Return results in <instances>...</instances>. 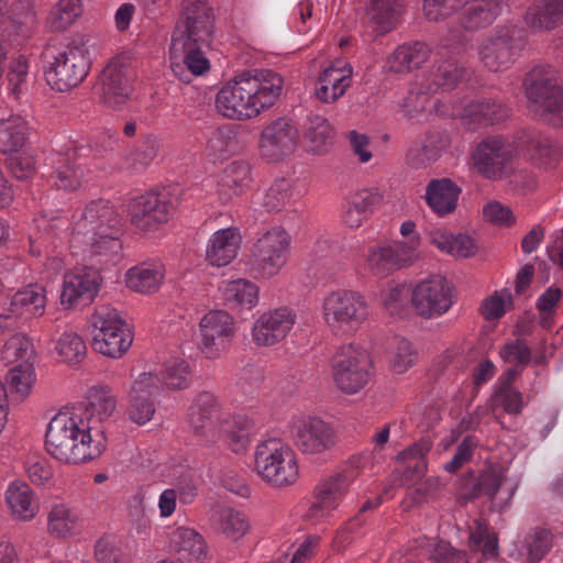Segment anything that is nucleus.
Segmentation results:
<instances>
[{"label":"nucleus","mask_w":563,"mask_h":563,"mask_svg":"<svg viewBox=\"0 0 563 563\" xmlns=\"http://www.w3.org/2000/svg\"><path fill=\"white\" fill-rule=\"evenodd\" d=\"M213 21V10L207 1H181L179 20L169 47L170 69L180 81L189 82L210 69L202 46L211 35Z\"/></svg>","instance_id":"obj_1"},{"label":"nucleus","mask_w":563,"mask_h":563,"mask_svg":"<svg viewBox=\"0 0 563 563\" xmlns=\"http://www.w3.org/2000/svg\"><path fill=\"white\" fill-rule=\"evenodd\" d=\"M107 443L106 427L99 420L78 412L59 411L46 428V452L63 464L92 461L104 452Z\"/></svg>","instance_id":"obj_2"},{"label":"nucleus","mask_w":563,"mask_h":563,"mask_svg":"<svg viewBox=\"0 0 563 563\" xmlns=\"http://www.w3.org/2000/svg\"><path fill=\"white\" fill-rule=\"evenodd\" d=\"M283 87V78L273 70L243 73L220 88L216 96V109L231 120H250L273 107Z\"/></svg>","instance_id":"obj_3"},{"label":"nucleus","mask_w":563,"mask_h":563,"mask_svg":"<svg viewBox=\"0 0 563 563\" xmlns=\"http://www.w3.org/2000/svg\"><path fill=\"white\" fill-rule=\"evenodd\" d=\"M253 472L266 485L286 488L300 477L296 451L284 439L269 437L256 443L253 451Z\"/></svg>","instance_id":"obj_4"},{"label":"nucleus","mask_w":563,"mask_h":563,"mask_svg":"<svg viewBox=\"0 0 563 563\" xmlns=\"http://www.w3.org/2000/svg\"><path fill=\"white\" fill-rule=\"evenodd\" d=\"M320 316L329 330L340 335L355 334L369 319L366 297L358 290L336 288L323 295Z\"/></svg>","instance_id":"obj_5"},{"label":"nucleus","mask_w":563,"mask_h":563,"mask_svg":"<svg viewBox=\"0 0 563 563\" xmlns=\"http://www.w3.org/2000/svg\"><path fill=\"white\" fill-rule=\"evenodd\" d=\"M330 369L334 386L349 396L365 389L375 373L371 353L355 343L342 344L336 349Z\"/></svg>","instance_id":"obj_6"},{"label":"nucleus","mask_w":563,"mask_h":563,"mask_svg":"<svg viewBox=\"0 0 563 563\" xmlns=\"http://www.w3.org/2000/svg\"><path fill=\"white\" fill-rule=\"evenodd\" d=\"M44 77L55 91L65 92L77 87L90 69L89 51L84 45L47 49L44 55Z\"/></svg>","instance_id":"obj_7"},{"label":"nucleus","mask_w":563,"mask_h":563,"mask_svg":"<svg viewBox=\"0 0 563 563\" xmlns=\"http://www.w3.org/2000/svg\"><path fill=\"white\" fill-rule=\"evenodd\" d=\"M91 347L109 357L121 358L133 343V333L121 313L113 308L101 307L91 316Z\"/></svg>","instance_id":"obj_8"},{"label":"nucleus","mask_w":563,"mask_h":563,"mask_svg":"<svg viewBox=\"0 0 563 563\" xmlns=\"http://www.w3.org/2000/svg\"><path fill=\"white\" fill-rule=\"evenodd\" d=\"M456 301L453 284L442 275H432L416 283L409 294L413 314L421 320L445 316Z\"/></svg>","instance_id":"obj_9"},{"label":"nucleus","mask_w":563,"mask_h":563,"mask_svg":"<svg viewBox=\"0 0 563 563\" xmlns=\"http://www.w3.org/2000/svg\"><path fill=\"white\" fill-rule=\"evenodd\" d=\"M530 110L555 125H563V89L553 77L534 69L525 81Z\"/></svg>","instance_id":"obj_10"},{"label":"nucleus","mask_w":563,"mask_h":563,"mask_svg":"<svg viewBox=\"0 0 563 563\" xmlns=\"http://www.w3.org/2000/svg\"><path fill=\"white\" fill-rule=\"evenodd\" d=\"M198 330V350L206 358L218 360L230 349L236 333V322L227 310L212 309L200 318Z\"/></svg>","instance_id":"obj_11"},{"label":"nucleus","mask_w":563,"mask_h":563,"mask_svg":"<svg viewBox=\"0 0 563 563\" xmlns=\"http://www.w3.org/2000/svg\"><path fill=\"white\" fill-rule=\"evenodd\" d=\"M417 262V239L410 242L380 241L367 249L365 267L374 276L387 277Z\"/></svg>","instance_id":"obj_12"},{"label":"nucleus","mask_w":563,"mask_h":563,"mask_svg":"<svg viewBox=\"0 0 563 563\" xmlns=\"http://www.w3.org/2000/svg\"><path fill=\"white\" fill-rule=\"evenodd\" d=\"M290 235L282 227H273L257 238L252 250L253 268L265 278L276 276L287 262Z\"/></svg>","instance_id":"obj_13"},{"label":"nucleus","mask_w":563,"mask_h":563,"mask_svg":"<svg viewBox=\"0 0 563 563\" xmlns=\"http://www.w3.org/2000/svg\"><path fill=\"white\" fill-rule=\"evenodd\" d=\"M292 440L301 454L321 456L336 446L338 434L331 423L319 417L308 416L295 424Z\"/></svg>","instance_id":"obj_14"},{"label":"nucleus","mask_w":563,"mask_h":563,"mask_svg":"<svg viewBox=\"0 0 563 563\" xmlns=\"http://www.w3.org/2000/svg\"><path fill=\"white\" fill-rule=\"evenodd\" d=\"M174 205L157 191H147L134 197L128 205V214L131 223L144 232L155 231L173 217Z\"/></svg>","instance_id":"obj_15"},{"label":"nucleus","mask_w":563,"mask_h":563,"mask_svg":"<svg viewBox=\"0 0 563 563\" xmlns=\"http://www.w3.org/2000/svg\"><path fill=\"white\" fill-rule=\"evenodd\" d=\"M122 233L101 232L78 234L70 233L69 245L75 255L98 264H109L120 258Z\"/></svg>","instance_id":"obj_16"},{"label":"nucleus","mask_w":563,"mask_h":563,"mask_svg":"<svg viewBox=\"0 0 563 563\" xmlns=\"http://www.w3.org/2000/svg\"><path fill=\"white\" fill-rule=\"evenodd\" d=\"M520 47L512 27L498 29L478 45L477 54L484 67L492 71L508 69L516 60Z\"/></svg>","instance_id":"obj_17"},{"label":"nucleus","mask_w":563,"mask_h":563,"mask_svg":"<svg viewBox=\"0 0 563 563\" xmlns=\"http://www.w3.org/2000/svg\"><path fill=\"white\" fill-rule=\"evenodd\" d=\"M297 141L298 133L290 120L277 118L263 126L258 152L267 162H278L295 150Z\"/></svg>","instance_id":"obj_18"},{"label":"nucleus","mask_w":563,"mask_h":563,"mask_svg":"<svg viewBox=\"0 0 563 563\" xmlns=\"http://www.w3.org/2000/svg\"><path fill=\"white\" fill-rule=\"evenodd\" d=\"M225 417L219 398L209 391H202L191 406L189 422L202 441L214 444L218 443V429Z\"/></svg>","instance_id":"obj_19"},{"label":"nucleus","mask_w":563,"mask_h":563,"mask_svg":"<svg viewBox=\"0 0 563 563\" xmlns=\"http://www.w3.org/2000/svg\"><path fill=\"white\" fill-rule=\"evenodd\" d=\"M296 320V313L287 307L269 309L263 312L254 321L251 329L253 343L261 347L276 345L289 334Z\"/></svg>","instance_id":"obj_20"},{"label":"nucleus","mask_w":563,"mask_h":563,"mask_svg":"<svg viewBox=\"0 0 563 563\" xmlns=\"http://www.w3.org/2000/svg\"><path fill=\"white\" fill-rule=\"evenodd\" d=\"M135 74L120 58L112 59L102 70L99 82L101 98L111 108L126 103L133 92Z\"/></svg>","instance_id":"obj_21"},{"label":"nucleus","mask_w":563,"mask_h":563,"mask_svg":"<svg viewBox=\"0 0 563 563\" xmlns=\"http://www.w3.org/2000/svg\"><path fill=\"white\" fill-rule=\"evenodd\" d=\"M101 285L102 277L98 271L87 267L73 269L63 277L60 305L71 309L81 301H92Z\"/></svg>","instance_id":"obj_22"},{"label":"nucleus","mask_w":563,"mask_h":563,"mask_svg":"<svg viewBox=\"0 0 563 563\" xmlns=\"http://www.w3.org/2000/svg\"><path fill=\"white\" fill-rule=\"evenodd\" d=\"M123 219L112 203L104 199L89 202L71 228L78 234L111 232L122 233Z\"/></svg>","instance_id":"obj_23"},{"label":"nucleus","mask_w":563,"mask_h":563,"mask_svg":"<svg viewBox=\"0 0 563 563\" xmlns=\"http://www.w3.org/2000/svg\"><path fill=\"white\" fill-rule=\"evenodd\" d=\"M352 478L345 473H334L319 481L313 490L314 501L310 515L314 518L331 516L343 503Z\"/></svg>","instance_id":"obj_24"},{"label":"nucleus","mask_w":563,"mask_h":563,"mask_svg":"<svg viewBox=\"0 0 563 563\" xmlns=\"http://www.w3.org/2000/svg\"><path fill=\"white\" fill-rule=\"evenodd\" d=\"M475 169L487 179H499L510 161V151L499 137L483 140L472 155Z\"/></svg>","instance_id":"obj_25"},{"label":"nucleus","mask_w":563,"mask_h":563,"mask_svg":"<svg viewBox=\"0 0 563 563\" xmlns=\"http://www.w3.org/2000/svg\"><path fill=\"white\" fill-rule=\"evenodd\" d=\"M353 67L344 59H335L318 76L314 95L323 103H334L352 86Z\"/></svg>","instance_id":"obj_26"},{"label":"nucleus","mask_w":563,"mask_h":563,"mask_svg":"<svg viewBox=\"0 0 563 563\" xmlns=\"http://www.w3.org/2000/svg\"><path fill=\"white\" fill-rule=\"evenodd\" d=\"M167 550L184 563H206L208 545L196 529L187 526L172 528L166 538Z\"/></svg>","instance_id":"obj_27"},{"label":"nucleus","mask_w":563,"mask_h":563,"mask_svg":"<svg viewBox=\"0 0 563 563\" xmlns=\"http://www.w3.org/2000/svg\"><path fill=\"white\" fill-rule=\"evenodd\" d=\"M242 244V234L238 227L214 231L207 240L205 258L209 265L224 267L238 256Z\"/></svg>","instance_id":"obj_28"},{"label":"nucleus","mask_w":563,"mask_h":563,"mask_svg":"<svg viewBox=\"0 0 563 563\" xmlns=\"http://www.w3.org/2000/svg\"><path fill=\"white\" fill-rule=\"evenodd\" d=\"M218 431V442H223L235 454H243L256 433V424L247 415H227Z\"/></svg>","instance_id":"obj_29"},{"label":"nucleus","mask_w":563,"mask_h":563,"mask_svg":"<svg viewBox=\"0 0 563 563\" xmlns=\"http://www.w3.org/2000/svg\"><path fill=\"white\" fill-rule=\"evenodd\" d=\"M4 504L9 515L15 521L30 522L40 512L35 492L23 479H13L7 485Z\"/></svg>","instance_id":"obj_30"},{"label":"nucleus","mask_w":563,"mask_h":563,"mask_svg":"<svg viewBox=\"0 0 563 563\" xmlns=\"http://www.w3.org/2000/svg\"><path fill=\"white\" fill-rule=\"evenodd\" d=\"M82 531L80 511L67 501L54 503L46 514V532L62 540L73 539Z\"/></svg>","instance_id":"obj_31"},{"label":"nucleus","mask_w":563,"mask_h":563,"mask_svg":"<svg viewBox=\"0 0 563 563\" xmlns=\"http://www.w3.org/2000/svg\"><path fill=\"white\" fill-rule=\"evenodd\" d=\"M69 227L70 222L65 214L58 211L41 212L33 219L32 231L29 235L30 253L40 257L43 244L49 239L59 236Z\"/></svg>","instance_id":"obj_32"},{"label":"nucleus","mask_w":563,"mask_h":563,"mask_svg":"<svg viewBox=\"0 0 563 563\" xmlns=\"http://www.w3.org/2000/svg\"><path fill=\"white\" fill-rule=\"evenodd\" d=\"M165 274L166 269L161 261L142 262L126 271L124 283L134 292L151 295L159 290Z\"/></svg>","instance_id":"obj_33"},{"label":"nucleus","mask_w":563,"mask_h":563,"mask_svg":"<svg viewBox=\"0 0 563 563\" xmlns=\"http://www.w3.org/2000/svg\"><path fill=\"white\" fill-rule=\"evenodd\" d=\"M32 131L27 115L10 113L0 115V154L19 153L26 145Z\"/></svg>","instance_id":"obj_34"},{"label":"nucleus","mask_w":563,"mask_h":563,"mask_svg":"<svg viewBox=\"0 0 563 563\" xmlns=\"http://www.w3.org/2000/svg\"><path fill=\"white\" fill-rule=\"evenodd\" d=\"M251 166L244 161H234L223 170L218 184V196L223 203L230 202L234 197L242 195L251 184Z\"/></svg>","instance_id":"obj_35"},{"label":"nucleus","mask_w":563,"mask_h":563,"mask_svg":"<svg viewBox=\"0 0 563 563\" xmlns=\"http://www.w3.org/2000/svg\"><path fill=\"white\" fill-rule=\"evenodd\" d=\"M437 111L449 117L467 118L477 123L493 124L507 117V109L495 101H476L467 104H452L451 109H439Z\"/></svg>","instance_id":"obj_36"},{"label":"nucleus","mask_w":563,"mask_h":563,"mask_svg":"<svg viewBox=\"0 0 563 563\" xmlns=\"http://www.w3.org/2000/svg\"><path fill=\"white\" fill-rule=\"evenodd\" d=\"M222 299L231 307L252 310L260 300V288L245 278L222 280L219 285Z\"/></svg>","instance_id":"obj_37"},{"label":"nucleus","mask_w":563,"mask_h":563,"mask_svg":"<svg viewBox=\"0 0 563 563\" xmlns=\"http://www.w3.org/2000/svg\"><path fill=\"white\" fill-rule=\"evenodd\" d=\"M526 24L536 31H550L563 24V0H540L525 15Z\"/></svg>","instance_id":"obj_38"},{"label":"nucleus","mask_w":563,"mask_h":563,"mask_svg":"<svg viewBox=\"0 0 563 563\" xmlns=\"http://www.w3.org/2000/svg\"><path fill=\"white\" fill-rule=\"evenodd\" d=\"M461 188L449 178L433 179L426 189V202L439 216L455 210Z\"/></svg>","instance_id":"obj_39"},{"label":"nucleus","mask_w":563,"mask_h":563,"mask_svg":"<svg viewBox=\"0 0 563 563\" xmlns=\"http://www.w3.org/2000/svg\"><path fill=\"white\" fill-rule=\"evenodd\" d=\"M426 43L413 42L398 46L387 58V67L394 73H408L421 67L430 57Z\"/></svg>","instance_id":"obj_40"},{"label":"nucleus","mask_w":563,"mask_h":563,"mask_svg":"<svg viewBox=\"0 0 563 563\" xmlns=\"http://www.w3.org/2000/svg\"><path fill=\"white\" fill-rule=\"evenodd\" d=\"M501 10L498 0H468L463 4L461 23L467 30H477L495 21Z\"/></svg>","instance_id":"obj_41"},{"label":"nucleus","mask_w":563,"mask_h":563,"mask_svg":"<svg viewBox=\"0 0 563 563\" xmlns=\"http://www.w3.org/2000/svg\"><path fill=\"white\" fill-rule=\"evenodd\" d=\"M430 241L439 251L457 258H467L477 253L478 246L473 238L466 234H453L444 229H435L430 233Z\"/></svg>","instance_id":"obj_42"},{"label":"nucleus","mask_w":563,"mask_h":563,"mask_svg":"<svg viewBox=\"0 0 563 563\" xmlns=\"http://www.w3.org/2000/svg\"><path fill=\"white\" fill-rule=\"evenodd\" d=\"M117 409V398L112 390L107 386H93L87 393V404L82 412L85 417L99 420L104 426V420L109 419Z\"/></svg>","instance_id":"obj_43"},{"label":"nucleus","mask_w":563,"mask_h":563,"mask_svg":"<svg viewBox=\"0 0 563 563\" xmlns=\"http://www.w3.org/2000/svg\"><path fill=\"white\" fill-rule=\"evenodd\" d=\"M37 377L33 363L13 365L7 375V384L13 399H27L36 384Z\"/></svg>","instance_id":"obj_44"},{"label":"nucleus","mask_w":563,"mask_h":563,"mask_svg":"<svg viewBox=\"0 0 563 563\" xmlns=\"http://www.w3.org/2000/svg\"><path fill=\"white\" fill-rule=\"evenodd\" d=\"M14 305L19 316L29 313L33 317H41L45 312L47 292L44 286L31 284L14 295Z\"/></svg>","instance_id":"obj_45"},{"label":"nucleus","mask_w":563,"mask_h":563,"mask_svg":"<svg viewBox=\"0 0 563 563\" xmlns=\"http://www.w3.org/2000/svg\"><path fill=\"white\" fill-rule=\"evenodd\" d=\"M197 496V489L190 484H178L175 487L165 488L158 496L157 508L162 519L170 518L177 509V500L181 504H191Z\"/></svg>","instance_id":"obj_46"},{"label":"nucleus","mask_w":563,"mask_h":563,"mask_svg":"<svg viewBox=\"0 0 563 563\" xmlns=\"http://www.w3.org/2000/svg\"><path fill=\"white\" fill-rule=\"evenodd\" d=\"M81 0H58L49 11L47 25L52 31H65L82 14Z\"/></svg>","instance_id":"obj_47"},{"label":"nucleus","mask_w":563,"mask_h":563,"mask_svg":"<svg viewBox=\"0 0 563 563\" xmlns=\"http://www.w3.org/2000/svg\"><path fill=\"white\" fill-rule=\"evenodd\" d=\"M1 355L7 364H34L35 351L32 341L26 335L14 334L4 343Z\"/></svg>","instance_id":"obj_48"},{"label":"nucleus","mask_w":563,"mask_h":563,"mask_svg":"<svg viewBox=\"0 0 563 563\" xmlns=\"http://www.w3.org/2000/svg\"><path fill=\"white\" fill-rule=\"evenodd\" d=\"M396 0H368L367 14L377 35L391 31L396 23Z\"/></svg>","instance_id":"obj_49"},{"label":"nucleus","mask_w":563,"mask_h":563,"mask_svg":"<svg viewBox=\"0 0 563 563\" xmlns=\"http://www.w3.org/2000/svg\"><path fill=\"white\" fill-rule=\"evenodd\" d=\"M29 73L30 62L26 56L20 54L11 58L7 74L8 91L16 100L29 89Z\"/></svg>","instance_id":"obj_50"},{"label":"nucleus","mask_w":563,"mask_h":563,"mask_svg":"<svg viewBox=\"0 0 563 563\" xmlns=\"http://www.w3.org/2000/svg\"><path fill=\"white\" fill-rule=\"evenodd\" d=\"M417 360L418 352L409 340L398 338L394 341L388 352L389 366L394 373H406L416 364Z\"/></svg>","instance_id":"obj_51"},{"label":"nucleus","mask_w":563,"mask_h":563,"mask_svg":"<svg viewBox=\"0 0 563 563\" xmlns=\"http://www.w3.org/2000/svg\"><path fill=\"white\" fill-rule=\"evenodd\" d=\"M191 376L189 363L184 358L174 357L165 365L164 385L172 390H181L189 387Z\"/></svg>","instance_id":"obj_52"},{"label":"nucleus","mask_w":563,"mask_h":563,"mask_svg":"<svg viewBox=\"0 0 563 563\" xmlns=\"http://www.w3.org/2000/svg\"><path fill=\"white\" fill-rule=\"evenodd\" d=\"M440 145H434L433 137L427 144L416 143L410 146L407 153V163L413 168H420L437 159L440 153L449 146L448 140H440Z\"/></svg>","instance_id":"obj_53"},{"label":"nucleus","mask_w":563,"mask_h":563,"mask_svg":"<svg viewBox=\"0 0 563 563\" xmlns=\"http://www.w3.org/2000/svg\"><path fill=\"white\" fill-rule=\"evenodd\" d=\"M306 139L311 151L320 152L332 141L333 129L325 118L313 115L309 120Z\"/></svg>","instance_id":"obj_54"},{"label":"nucleus","mask_w":563,"mask_h":563,"mask_svg":"<svg viewBox=\"0 0 563 563\" xmlns=\"http://www.w3.org/2000/svg\"><path fill=\"white\" fill-rule=\"evenodd\" d=\"M161 390L159 377L152 372H142L132 378L128 388V397L154 400V397L159 395Z\"/></svg>","instance_id":"obj_55"},{"label":"nucleus","mask_w":563,"mask_h":563,"mask_svg":"<svg viewBox=\"0 0 563 563\" xmlns=\"http://www.w3.org/2000/svg\"><path fill=\"white\" fill-rule=\"evenodd\" d=\"M55 350L65 363H78L86 354L84 340L74 332H65L58 339Z\"/></svg>","instance_id":"obj_56"},{"label":"nucleus","mask_w":563,"mask_h":563,"mask_svg":"<svg viewBox=\"0 0 563 563\" xmlns=\"http://www.w3.org/2000/svg\"><path fill=\"white\" fill-rule=\"evenodd\" d=\"M402 107L409 113L420 112H434L438 115H443L437 111L439 109H451L452 104H448L437 98L430 96L429 91H411L404 101Z\"/></svg>","instance_id":"obj_57"},{"label":"nucleus","mask_w":563,"mask_h":563,"mask_svg":"<svg viewBox=\"0 0 563 563\" xmlns=\"http://www.w3.org/2000/svg\"><path fill=\"white\" fill-rule=\"evenodd\" d=\"M220 529L229 539L239 540L249 531L250 522L243 512L227 508L220 515Z\"/></svg>","instance_id":"obj_58"},{"label":"nucleus","mask_w":563,"mask_h":563,"mask_svg":"<svg viewBox=\"0 0 563 563\" xmlns=\"http://www.w3.org/2000/svg\"><path fill=\"white\" fill-rule=\"evenodd\" d=\"M294 200V186L285 179L276 180L265 195L264 205L272 211H279Z\"/></svg>","instance_id":"obj_59"},{"label":"nucleus","mask_w":563,"mask_h":563,"mask_svg":"<svg viewBox=\"0 0 563 563\" xmlns=\"http://www.w3.org/2000/svg\"><path fill=\"white\" fill-rule=\"evenodd\" d=\"M463 74L464 69L459 67L453 59L440 62L432 73L435 88L429 87V90L435 92L440 88L443 90L451 89L459 82Z\"/></svg>","instance_id":"obj_60"},{"label":"nucleus","mask_w":563,"mask_h":563,"mask_svg":"<svg viewBox=\"0 0 563 563\" xmlns=\"http://www.w3.org/2000/svg\"><path fill=\"white\" fill-rule=\"evenodd\" d=\"M512 305V296L508 289L496 290L481 306V312L486 320L501 318Z\"/></svg>","instance_id":"obj_61"},{"label":"nucleus","mask_w":563,"mask_h":563,"mask_svg":"<svg viewBox=\"0 0 563 563\" xmlns=\"http://www.w3.org/2000/svg\"><path fill=\"white\" fill-rule=\"evenodd\" d=\"M84 170L75 163L60 164L54 173L55 185L64 190H76L81 187Z\"/></svg>","instance_id":"obj_62"},{"label":"nucleus","mask_w":563,"mask_h":563,"mask_svg":"<svg viewBox=\"0 0 563 563\" xmlns=\"http://www.w3.org/2000/svg\"><path fill=\"white\" fill-rule=\"evenodd\" d=\"M407 290L404 284H390L382 294V303L389 314L399 316L405 311Z\"/></svg>","instance_id":"obj_63"},{"label":"nucleus","mask_w":563,"mask_h":563,"mask_svg":"<svg viewBox=\"0 0 563 563\" xmlns=\"http://www.w3.org/2000/svg\"><path fill=\"white\" fill-rule=\"evenodd\" d=\"M501 360L506 363L525 365L531 361V350L523 340L509 341L499 350Z\"/></svg>","instance_id":"obj_64"}]
</instances>
